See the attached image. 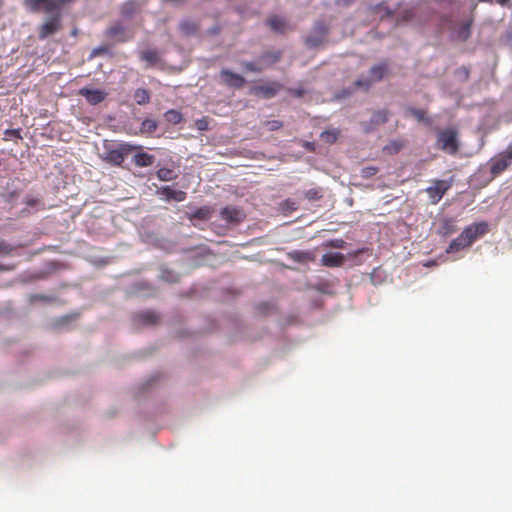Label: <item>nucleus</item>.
Masks as SVG:
<instances>
[{"label":"nucleus","mask_w":512,"mask_h":512,"mask_svg":"<svg viewBox=\"0 0 512 512\" xmlns=\"http://www.w3.org/2000/svg\"><path fill=\"white\" fill-rule=\"evenodd\" d=\"M489 227L486 222H479L466 227L461 234L455 238L446 249V253L458 252L470 246L476 239L488 233Z\"/></svg>","instance_id":"f257e3e1"},{"label":"nucleus","mask_w":512,"mask_h":512,"mask_svg":"<svg viewBox=\"0 0 512 512\" xmlns=\"http://www.w3.org/2000/svg\"><path fill=\"white\" fill-rule=\"evenodd\" d=\"M458 133L455 129L449 128L441 130L437 135V147L441 150L454 155L459 150Z\"/></svg>","instance_id":"f03ea898"},{"label":"nucleus","mask_w":512,"mask_h":512,"mask_svg":"<svg viewBox=\"0 0 512 512\" xmlns=\"http://www.w3.org/2000/svg\"><path fill=\"white\" fill-rule=\"evenodd\" d=\"M453 181L434 179L431 181V185L425 189L431 204L435 205L440 202L442 197L452 187Z\"/></svg>","instance_id":"7ed1b4c3"},{"label":"nucleus","mask_w":512,"mask_h":512,"mask_svg":"<svg viewBox=\"0 0 512 512\" xmlns=\"http://www.w3.org/2000/svg\"><path fill=\"white\" fill-rule=\"evenodd\" d=\"M328 28L324 23L318 22L315 24L312 33L306 37L305 43L310 48H316L326 41Z\"/></svg>","instance_id":"20e7f679"},{"label":"nucleus","mask_w":512,"mask_h":512,"mask_svg":"<svg viewBox=\"0 0 512 512\" xmlns=\"http://www.w3.org/2000/svg\"><path fill=\"white\" fill-rule=\"evenodd\" d=\"M220 217L228 224H239L244 221L246 215L241 208L226 206L220 211Z\"/></svg>","instance_id":"39448f33"},{"label":"nucleus","mask_w":512,"mask_h":512,"mask_svg":"<svg viewBox=\"0 0 512 512\" xmlns=\"http://www.w3.org/2000/svg\"><path fill=\"white\" fill-rule=\"evenodd\" d=\"M78 94L86 99L91 105H97L105 100L107 93L100 89H90L83 87L79 90Z\"/></svg>","instance_id":"423d86ee"},{"label":"nucleus","mask_w":512,"mask_h":512,"mask_svg":"<svg viewBox=\"0 0 512 512\" xmlns=\"http://www.w3.org/2000/svg\"><path fill=\"white\" fill-rule=\"evenodd\" d=\"M220 76H221L224 84L227 85L228 87H233V88L239 89V88H242L246 82L244 77H242L241 75L236 74L228 69H223L220 72Z\"/></svg>","instance_id":"0eeeda50"},{"label":"nucleus","mask_w":512,"mask_h":512,"mask_svg":"<svg viewBox=\"0 0 512 512\" xmlns=\"http://www.w3.org/2000/svg\"><path fill=\"white\" fill-rule=\"evenodd\" d=\"M60 27H61L60 17H59V15H57L41 25V27L39 29V38L42 40L46 39L50 35L57 32L60 29Z\"/></svg>","instance_id":"6e6552de"},{"label":"nucleus","mask_w":512,"mask_h":512,"mask_svg":"<svg viewBox=\"0 0 512 512\" xmlns=\"http://www.w3.org/2000/svg\"><path fill=\"white\" fill-rule=\"evenodd\" d=\"M266 23L276 33H286L292 29L287 20L279 16H271Z\"/></svg>","instance_id":"1a4fd4ad"},{"label":"nucleus","mask_w":512,"mask_h":512,"mask_svg":"<svg viewBox=\"0 0 512 512\" xmlns=\"http://www.w3.org/2000/svg\"><path fill=\"white\" fill-rule=\"evenodd\" d=\"M321 262L326 267H339L345 262V257L340 252H329L322 256Z\"/></svg>","instance_id":"9d476101"},{"label":"nucleus","mask_w":512,"mask_h":512,"mask_svg":"<svg viewBox=\"0 0 512 512\" xmlns=\"http://www.w3.org/2000/svg\"><path fill=\"white\" fill-rule=\"evenodd\" d=\"M106 36L117 39L119 42L128 40L126 28L119 22L114 23L106 30Z\"/></svg>","instance_id":"9b49d317"},{"label":"nucleus","mask_w":512,"mask_h":512,"mask_svg":"<svg viewBox=\"0 0 512 512\" xmlns=\"http://www.w3.org/2000/svg\"><path fill=\"white\" fill-rule=\"evenodd\" d=\"M510 164H511V160L503 152L493 160L492 165H491V173L493 175H498V174L502 173L503 171H505Z\"/></svg>","instance_id":"f8f14e48"},{"label":"nucleus","mask_w":512,"mask_h":512,"mask_svg":"<svg viewBox=\"0 0 512 512\" xmlns=\"http://www.w3.org/2000/svg\"><path fill=\"white\" fill-rule=\"evenodd\" d=\"M282 88V85L277 82L267 83L254 88L256 94H262L266 98L275 96Z\"/></svg>","instance_id":"ddd939ff"},{"label":"nucleus","mask_w":512,"mask_h":512,"mask_svg":"<svg viewBox=\"0 0 512 512\" xmlns=\"http://www.w3.org/2000/svg\"><path fill=\"white\" fill-rule=\"evenodd\" d=\"M160 194L163 195L167 200H175L182 202L186 199V193L181 190H174L169 186H164L160 189Z\"/></svg>","instance_id":"4468645a"},{"label":"nucleus","mask_w":512,"mask_h":512,"mask_svg":"<svg viewBox=\"0 0 512 512\" xmlns=\"http://www.w3.org/2000/svg\"><path fill=\"white\" fill-rule=\"evenodd\" d=\"M456 220L453 218H444L441 220L438 233L442 236H448L456 232Z\"/></svg>","instance_id":"2eb2a0df"},{"label":"nucleus","mask_w":512,"mask_h":512,"mask_svg":"<svg viewBox=\"0 0 512 512\" xmlns=\"http://www.w3.org/2000/svg\"><path fill=\"white\" fill-rule=\"evenodd\" d=\"M134 163L138 167H149L153 165L155 161L154 155L148 154L146 152L136 153L133 157Z\"/></svg>","instance_id":"dca6fc26"},{"label":"nucleus","mask_w":512,"mask_h":512,"mask_svg":"<svg viewBox=\"0 0 512 512\" xmlns=\"http://www.w3.org/2000/svg\"><path fill=\"white\" fill-rule=\"evenodd\" d=\"M388 71V65L386 63H381L373 66L370 69V80L372 82L380 81L384 78Z\"/></svg>","instance_id":"f3484780"},{"label":"nucleus","mask_w":512,"mask_h":512,"mask_svg":"<svg viewBox=\"0 0 512 512\" xmlns=\"http://www.w3.org/2000/svg\"><path fill=\"white\" fill-rule=\"evenodd\" d=\"M212 213L213 209L210 206H202L191 213L189 215V219H199L201 221H206L210 219Z\"/></svg>","instance_id":"a211bd4d"},{"label":"nucleus","mask_w":512,"mask_h":512,"mask_svg":"<svg viewBox=\"0 0 512 512\" xmlns=\"http://www.w3.org/2000/svg\"><path fill=\"white\" fill-rule=\"evenodd\" d=\"M141 60L147 62L149 66L157 64L160 60V56L156 50L148 49L140 53Z\"/></svg>","instance_id":"6ab92c4d"},{"label":"nucleus","mask_w":512,"mask_h":512,"mask_svg":"<svg viewBox=\"0 0 512 512\" xmlns=\"http://www.w3.org/2000/svg\"><path fill=\"white\" fill-rule=\"evenodd\" d=\"M179 27L181 32L187 36L194 35L198 31V24L192 20L181 21Z\"/></svg>","instance_id":"aec40b11"},{"label":"nucleus","mask_w":512,"mask_h":512,"mask_svg":"<svg viewBox=\"0 0 512 512\" xmlns=\"http://www.w3.org/2000/svg\"><path fill=\"white\" fill-rule=\"evenodd\" d=\"M259 58H260V62H262L266 68V67L278 62L281 58V53L280 52H268V53L261 55Z\"/></svg>","instance_id":"412c9836"},{"label":"nucleus","mask_w":512,"mask_h":512,"mask_svg":"<svg viewBox=\"0 0 512 512\" xmlns=\"http://www.w3.org/2000/svg\"><path fill=\"white\" fill-rule=\"evenodd\" d=\"M134 100L138 105H145L150 102V94L147 89L138 88L134 92Z\"/></svg>","instance_id":"4be33fe9"},{"label":"nucleus","mask_w":512,"mask_h":512,"mask_svg":"<svg viewBox=\"0 0 512 512\" xmlns=\"http://www.w3.org/2000/svg\"><path fill=\"white\" fill-rule=\"evenodd\" d=\"M125 153L122 150H110L107 153V160L114 165H121L124 162Z\"/></svg>","instance_id":"5701e85b"},{"label":"nucleus","mask_w":512,"mask_h":512,"mask_svg":"<svg viewBox=\"0 0 512 512\" xmlns=\"http://www.w3.org/2000/svg\"><path fill=\"white\" fill-rule=\"evenodd\" d=\"M242 67L245 71H251L260 73L265 69V65L260 62V58L257 61L243 62Z\"/></svg>","instance_id":"b1692460"},{"label":"nucleus","mask_w":512,"mask_h":512,"mask_svg":"<svg viewBox=\"0 0 512 512\" xmlns=\"http://www.w3.org/2000/svg\"><path fill=\"white\" fill-rule=\"evenodd\" d=\"M139 320L143 324L151 325L157 323L159 317L156 313L151 311L142 312L138 315Z\"/></svg>","instance_id":"393cba45"},{"label":"nucleus","mask_w":512,"mask_h":512,"mask_svg":"<svg viewBox=\"0 0 512 512\" xmlns=\"http://www.w3.org/2000/svg\"><path fill=\"white\" fill-rule=\"evenodd\" d=\"M164 117L167 122L172 124H179L183 120L182 114L175 109H170L165 112Z\"/></svg>","instance_id":"a878e982"},{"label":"nucleus","mask_w":512,"mask_h":512,"mask_svg":"<svg viewBox=\"0 0 512 512\" xmlns=\"http://www.w3.org/2000/svg\"><path fill=\"white\" fill-rule=\"evenodd\" d=\"M157 177L162 181H172L177 178V174L173 169L160 168L157 171Z\"/></svg>","instance_id":"bb28decb"},{"label":"nucleus","mask_w":512,"mask_h":512,"mask_svg":"<svg viewBox=\"0 0 512 512\" xmlns=\"http://www.w3.org/2000/svg\"><path fill=\"white\" fill-rule=\"evenodd\" d=\"M387 121H388V111L387 110L376 111L371 117V124H373V125L384 124Z\"/></svg>","instance_id":"cd10ccee"},{"label":"nucleus","mask_w":512,"mask_h":512,"mask_svg":"<svg viewBox=\"0 0 512 512\" xmlns=\"http://www.w3.org/2000/svg\"><path fill=\"white\" fill-rule=\"evenodd\" d=\"M338 136H339V130H326V131H323L320 135L321 139L326 142V143H329V144H333L334 142H336V140L338 139Z\"/></svg>","instance_id":"c85d7f7f"},{"label":"nucleus","mask_w":512,"mask_h":512,"mask_svg":"<svg viewBox=\"0 0 512 512\" xmlns=\"http://www.w3.org/2000/svg\"><path fill=\"white\" fill-rule=\"evenodd\" d=\"M471 25H472V21H467L465 22L459 29L458 31V37L465 41L469 38L470 36V33H471Z\"/></svg>","instance_id":"c756f323"},{"label":"nucleus","mask_w":512,"mask_h":512,"mask_svg":"<svg viewBox=\"0 0 512 512\" xmlns=\"http://www.w3.org/2000/svg\"><path fill=\"white\" fill-rule=\"evenodd\" d=\"M136 11V6L134 3H125L122 7H121V15L124 17V18H132L134 13Z\"/></svg>","instance_id":"7c9ffc66"},{"label":"nucleus","mask_w":512,"mask_h":512,"mask_svg":"<svg viewBox=\"0 0 512 512\" xmlns=\"http://www.w3.org/2000/svg\"><path fill=\"white\" fill-rule=\"evenodd\" d=\"M157 129V122L153 119H145L141 124V130L146 133H152Z\"/></svg>","instance_id":"2f4dec72"},{"label":"nucleus","mask_w":512,"mask_h":512,"mask_svg":"<svg viewBox=\"0 0 512 512\" xmlns=\"http://www.w3.org/2000/svg\"><path fill=\"white\" fill-rule=\"evenodd\" d=\"M406 113L415 117L419 122L421 121H424L425 120V111L422 110V109H416V108H413V107H408L406 109Z\"/></svg>","instance_id":"473e14b6"},{"label":"nucleus","mask_w":512,"mask_h":512,"mask_svg":"<svg viewBox=\"0 0 512 512\" xmlns=\"http://www.w3.org/2000/svg\"><path fill=\"white\" fill-rule=\"evenodd\" d=\"M12 137L16 138V139H22L21 129H6L4 131V138L3 139L5 141L10 140Z\"/></svg>","instance_id":"72a5a7b5"},{"label":"nucleus","mask_w":512,"mask_h":512,"mask_svg":"<svg viewBox=\"0 0 512 512\" xmlns=\"http://www.w3.org/2000/svg\"><path fill=\"white\" fill-rule=\"evenodd\" d=\"M403 147V144L398 141H393L384 147V151L388 153H398Z\"/></svg>","instance_id":"f704fd0d"},{"label":"nucleus","mask_w":512,"mask_h":512,"mask_svg":"<svg viewBox=\"0 0 512 512\" xmlns=\"http://www.w3.org/2000/svg\"><path fill=\"white\" fill-rule=\"evenodd\" d=\"M290 256L292 259H294L298 262H303V261L309 259V254L307 252H302V251H294V252L290 253Z\"/></svg>","instance_id":"c9c22d12"},{"label":"nucleus","mask_w":512,"mask_h":512,"mask_svg":"<svg viewBox=\"0 0 512 512\" xmlns=\"http://www.w3.org/2000/svg\"><path fill=\"white\" fill-rule=\"evenodd\" d=\"M378 172V169L374 166L365 167L361 170V176L363 178H370L374 175H376Z\"/></svg>","instance_id":"e433bc0d"},{"label":"nucleus","mask_w":512,"mask_h":512,"mask_svg":"<svg viewBox=\"0 0 512 512\" xmlns=\"http://www.w3.org/2000/svg\"><path fill=\"white\" fill-rule=\"evenodd\" d=\"M265 126L268 128L269 131H276L282 128L283 123L279 120H271L265 122Z\"/></svg>","instance_id":"4c0bfd02"},{"label":"nucleus","mask_w":512,"mask_h":512,"mask_svg":"<svg viewBox=\"0 0 512 512\" xmlns=\"http://www.w3.org/2000/svg\"><path fill=\"white\" fill-rule=\"evenodd\" d=\"M306 198L309 200H317L321 198L320 191L317 189H310L305 193Z\"/></svg>","instance_id":"58836bf2"},{"label":"nucleus","mask_w":512,"mask_h":512,"mask_svg":"<svg viewBox=\"0 0 512 512\" xmlns=\"http://www.w3.org/2000/svg\"><path fill=\"white\" fill-rule=\"evenodd\" d=\"M288 92H289V94H291L292 96H295L297 98H301L305 94V90L302 88H290L288 90Z\"/></svg>","instance_id":"ea45409f"},{"label":"nucleus","mask_w":512,"mask_h":512,"mask_svg":"<svg viewBox=\"0 0 512 512\" xmlns=\"http://www.w3.org/2000/svg\"><path fill=\"white\" fill-rule=\"evenodd\" d=\"M197 128L199 130H206L208 129V122L205 118L199 119L196 122Z\"/></svg>","instance_id":"a19ab883"},{"label":"nucleus","mask_w":512,"mask_h":512,"mask_svg":"<svg viewBox=\"0 0 512 512\" xmlns=\"http://www.w3.org/2000/svg\"><path fill=\"white\" fill-rule=\"evenodd\" d=\"M209 34L211 35H216L220 32V27L219 26H214L212 28L209 29Z\"/></svg>","instance_id":"79ce46f5"},{"label":"nucleus","mask_w":512,"mask_h":512,"mask_svg":"<svg viewBox=\"0 0 512 512\" xmlns=\"http://www.w3.org/2000/svg\"><path fill=\"white\" fill-rule=\"evenodd\" d=\"M504 153L507 155V157L512 162V144L508 146V148L506 149V151H504Z\"/></svg>","instance_id":"37998d69"},{"label":"nucleus","mask_w":512,"mask_h":512,"mask_svg":"<svg viewBox=\"0 0 512 512\" xmlns=\"http://www.w3.org/2000/svg\"><path fill=\"white\" fill-rule=\"evenodd\" d=\"M303 146L309 151H314L315 149L314 144L311 142H305Z\"/></svg>","instance_id":"c03bdc74"},{"label":"nucleus","mask_w":512,"mask_h":512,"mask_svg":"<svg viewBox=\"0 0 512 512\" xmlns=\"http://www.w3.org/2000/svg\"><path fill=\"white\" fill-rule=\"evenodd\" d=\"M510 0H495V2H497L498 4L502 5V6H505L507 5V3L509 2Z\"/></svg>","instance_id":"a18cd8bd"},{"label":"nucleus","mask_w":512,"mask_h":512,"mask_svg":"<svg viewBox=\"0 0 512 512\" xmlns=\"http://www.w3.org/2000/svg\"><path fill=\"white\" fill-rule=\"evenodd\" d=\"M356 85H357V86H362V82H361V81H357V82H356Z\"/></svg>","instance_id":"49530a36"}]
</instances>
